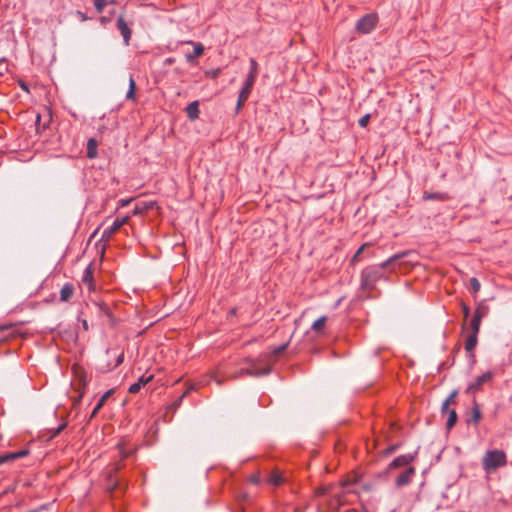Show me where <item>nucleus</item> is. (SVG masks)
I'll return each mask as SVG.
<instances>
[{
	"instance_id": "nucleus-34",
	"label": "nucleus",
	"mask_w": 512,
	"mask_h": 512,
	"mask_svg": "<svg viewBox=\"0 0 512 512\" xmlns=\"http://www.w3.org/2000/svg\"><path fill=\"white\" fill-rule=\"evenodd\" d=\"M255 81H256V78L247 75L242 89L251 92Z\"/></svg>"
},
{
	"instance_id": "nucleus-40",
	"label": "nucleus",
	"mask_w": 512,
	"mask_h": 512,
	"mask_svg": "<svg viewBox=\"0 0 512 512\" xmlns=\"http://www.w3.org/2000/svg\"><path fill=\"white\" fill-rule=\"evenodd\" d=\"M250 94H251V92L243 90L241 88L239 96H238V100L245 103V101L249 98Z\"/></svg>"
},
{
	"instance_id": "nucleus-26",
	"label": "nucleus",
	"mask_w": 512,
	"mask_h": 512,
	"mask_svg": "<svg viewBox=\"0 0 512 512\" xmlns=\"http://www.w3.org/2000/svg\"><path fill=\"white\" fill-rule=\"evenodd\" d=\"M123 467L121 462L114 465V467L109 471V480L111 481V490H115L119 483L117 481H113V476L117 474V472Z\"/></svg>"
},
{
	"instance_id": "nucleus-23",
	"label": "nucleus",
	"mask_w": 512,
	"mask_h": 512,
	"mask_svg": "<svg viewBox=\"0 0 512 512\" xmlns=\"http://www.w3.org/2000/svg\"><path fill=\"white\" fill-rule=\"evenodd\" d=\"M113 393V390H108L106 391L101 397L100 399L98 400V403L96 404V406L94 407L91 415H90V419L94 418L97 413L99 412V410L103 407V405L105 404L106 400L108 399V397Z\"/></svg>"
},
{
	"instance_id": "nucleus-12",
	"label": "nucleus",
	"mask_w": 512,
	"mask_h": 512,
	"mask_svg": "<svg viewBox=\"0 0 512 512\" xmlns=\"http://www.w3.org/2000/svg\"><path fill=\"white\" fill-rule=\"evenodd\" d=\"M116 26H117L118 30L120 31L121 35L123 36L125 45H129L132 31L122 16L118 17Z\"/></svg>"
},
{
	"instance_id": "nucleus-17",
	"label": "nucleus",
	"mask_w": 512,
	"mask_h": 512,
	"mask_svg": "<svg viewBox=\"0 0 512 512\" xmlns=\"http://www.w3.org/2000/svg\"><path fill=\"white\" fill-rule=\"evenodd\" d=\"M478 343V334L470 333L465 341V350L471 356L474 357V350Z\"/></svg>"
},
{
	"instance_id": "nucleus-43",
	"label": "nucleus",
	"mask_w": 512,
	"mask_h": 512,
	"mask_svg": "<svg viewBox=\"0 0 512 512\" xmlns=\"http://www.w3.org/2000/svg\"><path fill=\"white\" fill-rule=\"evenodd\" d=\"M461 308H462L464 319L467 320V318L470 315V308L467 304H465L463 302L461 303Z\"/></svg>"
},
{
	"instance_id": "nucleus-53",
	"label": "nucleus",
	"mask_w": 512,
	"mask_h": 512,
	"mask_svg": "<svg viewBox=\"0 0 512 512\" xmlns=\"http://www.w3.org/2000/svg\"><path fill=\"white\" fill-rule=\"evenodd\" d=\"M285 348H286V345H283V346L279 347L278 352H281V351L285 350Z\"/></svg>"
},
{
	"instance_id": "nucleus-19",
	"label": "nucleus",
	"mask_w": 512,
	"mask_h": 512,
	"mask_svg": "<svg viewBox=\"0 0 512 512\" xmlns=\"http://www.w3.org/2000/svg\"><path fill=\"white\" fill-rule=\"evenodd\" d=\"M193 45V53L186 55L187 62H193L195 58L200 57L204 53V46L200 42L189 41Z\"/></svg>"
},
{
	"instance_id": "nucleus-7",
	"label": "nucleus",
	"mask_w": 512,
	"mask_h": 512,
	"mask_svg": "<svg viewBox=\"0 0 512 512\" xmlns=\"http://www.w3.org/2000/svg\"><path fill=\"white\" fill-rule=\"evenodd\" d=\"M494 374L491 371H487L482 375L478 376L474 381L470 382L466 388V393L474 394L481 390L482 386L490 382L493 378Z\"/></svg>"
},
{
	"instance_id": "nucleus-38",
	"label": "nucleus",
	"mask_w": 512,
	"mask_h": 512,
	"mask_svg": "<svg viewBox=\"0 0 512 512\" xmlns=\"http://www.w3.org/2000/svg\"><path fill=\"white\" fill-rule=\"evenodd\" d=\"M470 286H471V289L473 290L474 293L479 292L480 287H481L480 282L475 277H472L470 279Z\"/></svg>"
},
{
	"instance_id": "nucleus-4",
	"label": "nucleus",
	"mask_w": 512,
	"mask_h": 512,
	"mask_svg": "<svg viewBox=\"0 0 512 512\" xmlns=\"http://www.w3.org/2000/svg\"><path fill=\"white\" fill-rule=\"evenodd\" d=\"M378 23V15L370 13L362 16L356 23L355 29L360 34H368L374 30Z\"/></svg>"
},
{
	"instance_id": "nucleus-14",
	"label": "nucleus",
	"mask_w": 512,
	"mask_h": 512,
	"mask_svg": "<svg viewBox=\"0 0 512 512\" xmlns=\"http://www.w3.org/2000/svg\"><path fill=\"white\" fill-rule=\"evenodd\" d=\"M155 205H156L155 201H142V202H139V203H137L135 205V207H134V209L132 211V215L133 216L144 215L149 210L153 209Z\"/></svg>"
},
{
	"instance_id": "nucleus-28",
	"label": "nucleus",
	"mask_w": 512,
	"mask_h": 512,
	"mask_svg": "<svg viewBox=\"0 0 512 512\" xmlns=\"http://www.w3.org/2000/svg\"><path fill=\"white\" fill-rule=\"evenodd\" d=\"M488 312H489V307L486 305L480 304L476 307L473 317H475V318L478 317V319L482 320L483 318H485L487 316Z\"/></svg>"
},
{
	"instance_id": "nucleus-16",
	"label": "nucleus",
	"mask_w": 512,
	"mask_h": 512,
	"mask_svg": "<svg viewBox=\"0 0 512 512\" xmlns=\"http://www.w3.org/2000/svg\"><path fill=\"white\" fill-rule=\"evenodd\" d=\"M152 378H153L152 375H149V376L142 375L138 379L137 382L130 385V387L128 389L129 393H131V394L138 393L142 387H144L147 383H149L152 380Z\"/></svg>"
},
{
	"instance_id": "nucleus-27",
	"label": "nucleus",
	"mask_w": 512,
	"mask_h": 512,
	"mask_svg": "<svg viewBox=\"0 0 512 512\" xmlns=\"http://www.w3.org/2000/svg\"><path fill=\"white\" fill-rule=\"evenodd\" d=\"M136 82L133 78V76H130L129 78V89L126 94V99L131 101H136Z\"/></svg>"
},
{
	"instance_id": "nucleus-52",
	"label": "nucleus",
	"mask_w": 512,
	"mask_h": 512,
	"mask_svg": "<svg viewBox=\"0 0 512 512\" xmlns=\"http://www.w3.org/2000/svg\"><path fill=\"white\" fill-rule=\"evenodd\" d=\"M167 64H172L174 62L173 58H167L165 61Z\"/></svg>"
},
{
	"instance_id": "nucleus-10",
	"label": "nucleus",
	"mask_w": 512,
	"mask_h": 512,
	"mask_svg": "<svg viewBox=\"0 0 512 512\" xmlns=\"http://www.w3.org/2000/svg\"><path fill=\"white\" fill-rule=\"evenodd\" d=\"M414 455L412 454H403L396 458H394L388 465V470L397 469L400 467H405L410 465L414 461Z\"/></svg>"
},
{
	"instance_id": "nucleus-30",
	"label": "nucleus",
	"mask_w": 512,
	"mask_h": 512,
	"mask_svg": "<svg viewBox=\"0 0 512 512\" xmlns=\"http://www.w3.org/2000/svg\"><path fill=\"white\" fill-rule=\"evenodd\" d=\"M446 412L448 413V418L446 422L447 429H451L457 422V413L454 409H447Z\"/></svg>"
},
{
	"instance_id": "nucleus-36",
	"label": "nucleus",
	"mask_w": 512,
	"mask_h": 512,
	"mask_svg": "<svg viewBox=\"0 0 512 512\" xmlns=\"http://www.w3.org/2000/svg\"><path fill=\"white\" fill-rule=\"evenodd\" d=\"M107 4V0H94V7L98 13H102Z\"/></svg>"
},
{
	"instance_id": "nucleus-56",
	"label": "nucleus",
	"mask_w": 512,
	"mask_h": 512,
	"mask_svg": "<svg viewBox=\"0 0 512 512\" xmlns=\"http://www.w3.org/2000/svg\"><path fill=\"white\" fill-rule=\"evenodd\" d=\"M216 383H217L218 385H220V384H221V380L216 379Z\"/></svg>"
},
{
	"instance_id": "nucleus-2",
	"label": "nucleus",
	"mask_w": 512,
	"mask_h": 512,
	"mask_svg": "<svg viewBox=\"0 0 512 512\" xmlns=\"http://www.w3.org/2000/svg\"><path fill=\"white\" fill-rule=\"evenodd\" d=\"M383 277L380 267L371 265L364 268L361 272V289L371 291L375 288L376 283Z\"/></svg>"
},
{
	"instance_id": "nucleus-47",
	"label": "nucleus",
	"mask_w": 512,
	"mask_h": 512,
	"mask_svg": "<svg viewBox=\"0 0 512 512\" xmlns=\"http://www.w3.org/2000/svg\"><path fill=\"white\" fill-rule=\"evenodd\" d=\"M119 453L122 460L129 456V452L126 451L122 446H119Z\"/></svg>"
},
{
	"instance_id": "nucleus-1",
	"label": "nucleus",
	"mask_w": 512,
	"mask_h": 512,
	"mask_svg": "<svg viewBox=\"0 0 512 512\" xmlns=\"http://www.w3.org/2000/svg\"><path fill=\"white\" fill-rule=\"evenodd\" d=\"M507 465V456L503 450H487L482 458V468L487 474L494 473Z\"/></svg>"
},
{
	"instance_id": "nucleus-48",
	"label": "nucleus",
	"mask_w": 512,
	"mask_h": 512,
	"mask_svg": "<svg viewBox=\"0 0 512 512\" xmlns=\"http://www.w3.org/2000/svg\"><path fill=\"white\" fill-rule=\"evenodd\" d=\"M132 200H133L132 198H130V199H121V200H120V205H121L122 207L127 206L128 204H130V203H131V201H132Z\"/></svg>"
},
{
	"instance_id": "nucleus-5",
	"label": "nucleus",
	"mask_w": 512,
	"mask_h": 512,
	"mask_svg": "<svg viewBox=\"0 0 512 512\" xmlns=\"http://www.w3.org/2000/svg\"><path fill=\"white\" fill-rule=\"evenodd\" d=\"M349 485H350L349 481H342L341 482L342 489L338 492H332L330 494V500L328 502V506L330 509L337 511L340 509V507L342 505H344L345 494H346V491L344 489L347 488Z\"/></svg>"
},
{
	"instance_id": "nucleus-24",
	"label": "nucleus",
	"mask_w": 512,
	"mask_h": 512,
	"mask_svg": "<svg viewBox=\"0 0 512 512\" xmlns=\"http://www.w3.org/2000/svg\"><path fill=\"white\" fill-rule=\"evenodd\" d=\"M405 255H406V252L395 254V255L389 257L386 261H384L381 264L377 265L378 267H380V272H382V270L387 269L388 267H390L391 265L396 263V261H398L399 259H401Z\"/></svg>"
},
{
	"instance_id": "nucleus-3",
	"label": "nucleus",
	"mask_w": 512,
	"mask_h": 512,
	"mask_svg": "<svg viewBox=\"0 0 512 512\" xmlns=\"http://www.w3.org/2000/svg\"><path fill=\"white\" fill-rule=\"evenodd\" d=\"M73 371L76 377L75 390L78 392V396L74 401V406L78 405L85 394V388L88 383L87 374L85 370L79 366H74Z\"/></svg>"
},
{
	"instance_id": "nucleus-32",
	"label": "nucleus",
	"mask_w": 512,
	"mask_h": 512,
	"mask_svg": "<svg viewBox=\"0 0 512 512\" xmlns=\"http://www.w3.org/2000/svg\"><path fill=\"white\" fill-rule=\"evenodd\" d=\"M481 322H482L481 319H478V317L475 318L472 316V319H471L470 325H469L470 329H471V333L479 334Z\"/></svg>"
},
{
	"instance_id": "nucleus-46",
	"label": "nucleus",
	"mask_w": 512,
	"mask_h": 512,
	"mask_svg": "<svg viewBox=\"0 0 512 512\" xmlns=\"http://www.w3.org/2000/svg\"><path fill=\"white\" fill-rule=\"evenodd\" d=\"M249 481L253 484L258 485L261 482V478L259 474H253L249 477Z\"/></svg>"
},
{
	"instance_id": "nucleus-8",
	"label": "nucleus",
	"mask_w": 512,
	"mask_h": 512,
	"mask_svg": "<svg viewBox=\"0 0 512 512\" xmlns=\"http://www.w3.org/2000/svg\"><path fill=\"white\" fill-rule=\"evenodd\" d=\"M415 474H416V469L412 466H409L402 473H400L398 475V477L395 480V486L397 488H401V487L409 485L412 482Z\"/></svg>"
},
{
	"instance_id": "nucleus-31",
	"label": "nucleus",
	"mask_w": 512,
	"mask_h": 512,
	"mask_svg": "<svg viewBox=\"0 0 512 512\" xmlns=\"http://www.w3.org/2000/svg\"><path fill=\"white\" fill-rule=\"evenodd\" d=\"M458 395V391L457 390H453L450 395L448 396V398L443 402L442 404V407H441V410H442V413H446V410L448 409L449 405L451 403H454V400L456 398V396Z\"/></svg>"
},
{
	"instance_id": "nucleus-9",
	"label": "nucleus",
	"mask_w": 512,
	"mask_h": 512,
	"mask_svg": "<svg viewBox=\"0 0 512 512\" xmlns=\"http://www.w3.org/2000/svg\"><path fill=\"white\" fill-rule=\"evenodd\" d=\"M94 267L92 264H89L81 277V282L83 285L87 286L89 292H93L96 289L95 282H94Z\"/></svg>"
},
{
	"instance_id": "nucleus-37",
	"label": "nucleus",
	"mask_w": 512,
	"mask_h": 512,
	"mask_svg": "<svg viewBox=\"0 0 512 512\" xmlns=\"http://www.w3.org/2000/svg\"><path fill=\"white\" fill-rule=\"evenodd\" d=\"M9 71V64L6 59L0 60V76L5 75Z\"/></svg>"
},
{
	"instance_id": "nucleus-41",
	"label": "nucleus",
	"mask_w": 512,
	"mask_h": 512,
	"mask_svg": "<svg viewBox=\"0 0 512 512\" xmlns=\"http://www.w3.org/2000/svg\"><path fill=\"white\" fill-rule=\"evenodd\" d=\"M123 359H124V354H123V353H120V354L117 356V359H116V362L114 363V365H113V366L108 367V368H107V370H112V369L117 368L120 364H122Z\"/></svg>"
},
{
	"instance_id": "nucleus-33",
	"label": "nucleus",
	"mask_w": 512,
	"mask_h": 512,
	"mask_svg": "<svg viewBox=\"0 0 512 512\" xmlns=\"http://www.w3.org/2000/svg\"><path fill=\"white\" fill-rule=\"evenodd\" d=\"M250 71L247 74L248 76H252L254 78H257L258 75V63L254 58L250 59Z\"/></svg>"
},
{
	"instance_id": "nucleus-44",
	"label": "nucleus",
	"mask_w": 512,
	"mask_h": 512,
	"mask_svg": "<svg viewBox=\"0 0 512 512\" xmlns=\"http://www.w3.org/2000/svg\"><path fill=\"white\" fill-rule=\"evenodd\" d=\"M369 119H370V115L369 114L364 115L363 117H361L359 119V125L361 127H366L368 122H369Z\"/></svg>"
},
{
	"instance_id": "nucleus-54",
	"label": "nucleus",
	"mask_w": 512,
	"mask_h": 512,
	"mask_svg": "<svg viewBox=\"0 0 512 512\" xmlns=\"http://www.w3.org/2000/svg\"><path fill=\"white\" fill-rule=\"evenodd\" d=\"M21 87L25 90H28L27 86L24 83L21 84Z\"/></svg>"
},
{
	"instance_id": "nucleus-21",
	"label": "nucleus",
	"mask_w": 512,
	"mask_h": 512,
	"mask_svg": "<svg viewBox=\"0 0 512 512\" xmlns=\"http://www.w3.org/2000/svg\"><path fill=\"white\" fill-rule=\"evenodd\" d=\"M423 199L447 201L450 199V196L447 193H443V192H424Z\"/></svg>"
},
{
	"instance_id": "nucleus-25",
	"label": "nucleus",
	"mask_w": 512,
	"mask_h": 512,
	"mask_svg": "<svg viewBox=\"0 0 512 512\" xmlns=\"http://www.w3.org/2000/svg\"><path fill=\"white\" fill-rule=\"evenodd\" d=\"M97 147L98 143L95 139L90 138L87 141V157L89 159H94L97 157Z\"/></svg>"
},
{
	"instance_id": "nucleus-35",
	"label": "nucleus",
	"mask_w": 512,
	"mask_h": 512,
	"mask_svg": "<svg viewBox=\"0 0 512 512\" xmlns=\"http://www.w3.org/2000/svg\"><path fill=\"white\" fill-rule=\"evenodd\" d=\"M368 245H369L368 243H364L358 248V250L356 251V253L354 254V256L351 259L352 264H355L360 260V255L362 254L365 247H367Z\"/></svg>"
},
{
	"instance_id": "nucleus-55",
	"label": "nucleus",
	"mask_w": 512,
	"mask_h": 512,
	"mask_svg": "<svg viewBox=\"0 0 512 512\" xmlns=\"http://www.w3.org/2000/svg\"><path fill=\"white\" fill-rule=\"evenodd\" d=\"M36 121H37V123L40 121V115L39 114L37 115Z\"/></svg>"
},
{
	"instance_id": "nucleus-45",
	"label": "nucleus",
	"mask_w": 512,
	"mask_h": 512,
	"mask_svg": "<svg viewBox=\"0 0 512 512\" xmlns=\"http://www.w3.org/2000/svg\"><path fill=\"white\" fill-rule=\"evenodd\" d=\"M65 427H66V423H62L57 428L53 429L52 430V436L55 437L58 434H60L64 430Z\"/></svg>"
},
{
	"instance_id": "nucleus-51",
	"label": "nucleus",
	"mask_w": 512,
	"mask_h": 512,
	"mask_svg": "<svg viewBox=\"0 0 512 512\" xmlns=\"http://www.w3.org/2000/svg\"><path fill=\"white\" fill-rule=\"evenodd\" d=\"M82 325H83V328H84L85 330H88V323H87V320H83V321H82Z\"/></svg>"
},
{
	"instance_id": "nucleus-13",
	"label": "nucleus",
	"mask_w": 512,
	"mask_h": 512,
	"mask_svg": "<svg viewBox=\"0 0 512 512\" xmlns=\"http://www.w3.org/2000/svg\"><path fill=\"white\" fill-rule=\"evenodd\" d=\"M269 373H270V368H268V367H266V368H258V367H256L255 364H252L249 368L242 369L239 372V375H236L235 377L242 376L243 374H246V375H249V376H261V375H266V374H269Z\"/></svg>"
},
{
	"instance_id": "nucleus-18",
	"label": "nucleus",
	"mask_w": 512,
	"mask_h": 512,
	"mask_svg": "<svg viewBox=\"0 0 512 512\" xmlns=\"http://www.w3.org/2000/svg\"><path fill=\"white\" fill-rule=\"evenodd\" d=\"M187 117L194 121L199 118L200 110H199V102L197 100L189 103L186 107Z\"/></svg>"
},
{
	"instance_id": "nucleus-29",
	"label": "nucleus",
	"mask_w": 512,
	"mask_h": 512,
	"mask_svg": "<svg viewBox=\"0 0 512 512\" xmlns=\"http://www.w3.org/2000/svg\"><path fill=\"white\" fill-rule=\"evenodd\" d=\"M327 322L326 316H321L317 320H315L312 324V330L319 333L323 330Z\"/></svg>"
},
{
	"instance_id": "nucleus-49",
	"label": "nucleus",
	"mask_w": 512,
	"mask_h": 512,
	"mask_svg": "<svg viewBox=\"0 0 512 512\" xmlns=\"http://www.w3.org/2000/svg\"><path fill=\"white\" fill-rule=\"evenodd\" d=\"M243 105H244V102L239 101V100L237 101V104H236V112H237V113L241 110V108L243 107Z\"/></svg>"
},
{
	"instance_id": "nucleus-6",
	"label": "nucleus",
	"mask_w": 512,
	"mask_h": 512,
	"mask_svg": "<svg viewBox=\"0 0 512 512\" xmlns=\"http://www.w3.org/2000/svg\"><path fill=\"white\" fill-rule=\"evenodd\" d=\"M130 220V216H125L121 218H116L112 225L105 228L101 235V241L108 242L111 237L125 224H127Z\"/></svg>"
},
{
	"instance_id": "nucleus-11",
	"label": "nucleus",
	"mask_w": 512,
	"mask_h": 512,
	"mask_svg": "<svg viewBox=\"0 0 512 512\" xmlns=\"http://www.w3.org/2000/svg\"><path fill=\"white\" fill-rule=\"evenodd\" d=\"M287 481V478L279 470H273L266 477L265 483L274 487H279Z\"/></svg>"
},
{
	"instance_id": "nucleus-15",
	"label": "nucleus",
	"mask_w": 512,
	"mask_h": 512,
	"mask_svg": "<svg viewBox=\"0 0 512 512\" xmlns=\"http://www.w3.org/2000/svg\"><path fill=\"white\" fill-rule=\"evenodd\" d=\"M28 454V451L21 450L18 452H8L0 455V465L12 462L16 459L22 458Z\"/></svg>"
},
{
	"instance_id": "nucleus-50",
	"label": "nucleus",
	"mask_w": 512,
	"mask_h": 512,
	"mask_svg": "<svg viewBox=\"0 0 512 512\" xmlns=\"http://www.w3.org/2000/svg\"><path fill=\"white\" fill-rule=\"evenodd\" d=\"M396 446H390L386 449L385 454H391L395 451Z\"/></svg>"
},
{
	"instance_id": "nucleus-20",
	"label": "nucleus",
	"mask_w": 512,
	"mask_h": 512,
	"mask_svg": "<svg viewBox=\"0 0 512 512\" xmlns=\"http://www.w3.org/2000/svg\"><path fill=\"white\" fill-rule=\"evenodd\" d=\"M74 294V285L70 282L65 283L60 290V301H69Z\"/></svg>"
},
{
	"instance_id": "nucleus-42",
	"label": "nucleus",
	"mask_w": 512,
	"mask_h": 512,
	"mask_svg": "<svg viewBox=\"0 0 512 512\" xmlns=\"http://www.w3.org/2000/svg\"><path fill=\"white\" fill-rule=\"evenodd\" d=\"M332 493V491L330 490V487H321V488H318L316 490V494L318 496H322V495H330Z\"/></svg>"
},
{
	"instance_id": "nucleus-39",
	"label": "nucleus",
	"mask_w": 512,
	"mask_h": 512,
	"mask_svg": "<svg viewBox=\"0 0 512 512\" xmlns=\"http://www.w3.org/2000/svg\"><path fill=\"white\" fill-rule=\"evenodd\" d=\"M250 94H251V92L243 90L241 88L239 96H238V100L245 103V101L249 98Z\"/></svg>"
},
{
	"instance_id": "nucleus-22",
	"label": "nucleus",
	"mask_w": 512,
	"mask_h": 512,
	"mask_svg": "<svg viewBox=\"0 0 512 512\" xmlns=\"http://www.w3.org/2000/svg\"><path fill=\"white\" fill-rule=\"evenodd\" d=\"M482 418V413L479 404L474 401L473 407L471 409V418L469 422H472L475 426H477Z\"/></svg>"
}]
</instances>
